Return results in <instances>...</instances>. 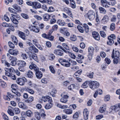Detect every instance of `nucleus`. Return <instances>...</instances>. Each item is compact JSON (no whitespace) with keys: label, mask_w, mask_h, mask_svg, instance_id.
<instances>
[{"label":"nucleus","mask_w":120,"mask_h":120,"mask_svg":"<svg viewBox=\"0 0 120 120\" xmlns=\"http://www.w3.org/2000/svg\"><path fill=\"white\" fill-rule=\"evenodd\" d=\"M26 79L24 78H19L17 79L16 82L17 83L21 86L24 85L25 84V80Z\"/></svg>","instance_id":"6"},{"label":"nucleus","mask_w":120,"mask_h":120,"mask_svg":"<svg viewBox=\"0 0 120 120\" xmlns=\"http://www.w3.org/2000/svg\"><path fill=\"white\" fill-rule=\"evenodd\" d=\"M84 119L87 120L88 118L89 112L87 109H85L83 112Z\"/></svg>","instance_id":"13"},{"label":"nucleus","mask_w":120,"mask_h":120,"mask_svg":"<svg viewBox=\"0 0 120 120\" xmlns=\"http://www.w3.org/2000/svg\"><path fill=\"white\" fill-rule=\"evenodd\" d=\"M62 98L60 100V101L63 103H66L68 101V99L69 96L67 95H63V94H62L61 95Z\"/></svg>","instance_id":"5"},{"label":"nucleus","mask_w":120,"mask_h":120,"mask_svg":"<svg viewBox=\"0 0 120 120\" xmlns=\"http://www.w3.org/2000/svg\"><path fill=\"white\" fill-rule=\"evenodd\" d=\"M17 65L20 67H24L26 65V63L23 60H19L17 61Z\"/></svg>","instance_id":"15"},{"label":"nucleus","mask_w":120,"mask_h":120,"mask_svg":"<svg viewBox=\"0 0 120 120\" xmlns=\"http://www.w3.org/2000/svg\"><path fill=\"white\" fill-rule=\"evenodd\" d=\"M89 82L88 81H87L84 82L82 85V87L83 88H87L88 86V83Z\"/></svg>","instance_id":"32"},{"label":"nucleus","mask_w":120,"mask_h":120,"mask_svg":"<svg viewBox=\"0 0 120 120\" xmlns=\"http://www.w3.org/2000/svg\"><path fill=\"white\" fill-rule=\"evenodd\" d=\"M33 7L35 9L40 8L41 7V4L37 2H33Z\"/></svg>","instance_id":"11"},{"label":"nucleus","mask_w":120,"mask_h":120,"mask_svg":"<svg viewBox=\"0 0 120 120\" xmlns=\"http://www.w3.org/2000/svg\"><path fill=\"white\" fill-rule=\"evenodd\" d=\"M41 116L43 117H45L46 115L44 113L45 111L43 109H41Z\"/></svg>","instance_id":"62"},{"label":"nucleus","mask_w":120,"mask_h":120,"mask_svg":"<svg viewBox=\"0 0 120 120\" xmlns=\"http://www.w3.org/2000/svg\"><path fill=\"white\" fill-rule=\"evenodd\" d=\"M5 75L8 77L10 76L12 74V72L15 71L14 69L12 67L10 68H5Z\"/></svg>","instance_id":"3"},{"label":"nucleus","mask_w":120,"mask_h":120,"mask_svg":"<svg viewBox=\"0 0 120 120\" xmlns=\"http://www.w3.org/2000/svg\"><path fill=\"white\" fill-rule=\"evenodd\" d=\"M18 105L20 108L23 109H26L27 108V107L26 106V105L22 102H19L18 103Z\"/></svg>","instance_id":"21"},{"label":"nucleus","mask_w":120,"mask_h":120,"mask_svg":"<svg viewBox=\"0 0 120 120\" xmlns=\"http://www.w3.org/2000/svg\"><path fill=\"white\" fill-rule=\"evenodd\" d=\"M30 31H33L35 33H38L39 31V28L36 26H30L29 27Z\"/></svg>","instance_id":"7"},{"label":"nucleus","mask_w":120,"mask_h":120,"mask_svg":"<svg viewBox=\"0 0 120 120\" xmlns=\"http://www.w3.org/2000/svg\"><path fill=\"white\" fill-rule=\"evenodd\" d=\"M21 16L24 18L25 19H28L29 18V17L28 15L24 13H22L21 14Z\"/></svg>","instance_id":"49"},{"label":"nucleus","mask_w":120,"mask_h":120,"mask_svg":"<svg viewBox=\"0 0 120 120\" xmlns=\"http://www.w3.org/2000/svg\"><path fill=\"white\" fill-rule=\"evenodd\" d=\"M35 114L36 117L38 120H39L40 119L41 115L38 112H35Z\"/></svg>","instance_id":"45"},{"label":"nucleus","mask_w":120,"mask_h":120,"mask_svg":"<svg viewBox=\"0 0 120 120\" xmlns=\"http://www.w3.org/2000/svg\"><path fill=\"white\" fill-rule=\"evenodd\" d=\"M24 90L32 94H33L34 93V90L30 88L25 87L24 88Z\"/></svg>","instance_id":"22"},{"label":"nucleus","mask_w":120,"mask_h":120,"mask_svg":"<svg viewBox=\"0 0 120 120\" xmlns=\"http://www.w3.org/2000/svg\"><path fill=\"white\" fill-rule=\"evenodd\" d=\"M14 113L16 114H18L20 113V109L18 108L15 107L13 108Z\"/></svg>","instance_id":"31"},{"label":"nucleus","mask_w":120,"mask_h":120,"mask_svg":"<svg viewBox=\"0 0 120 120\" xmlns=\"http://www.w3.org/2000/svg\"><path fill=\"white\" fill-rule=\"evenodd\" d=\"M87 16L90 20H92L94 19L95 17L94 12L92 10H90L87 13Z\"/></svg>","instance_id":"4"},{"label":"nucleus","mask_w":120,"mask_h":120,"mask_svg":"<svg viewBox=\"0 0 120 120\" xmlns=\"http://www.w3.org/2000/svg\"><path fill=\"white\" fill-rule=\"evenodd\" d=\"M55 10V9L53 7H51L49 8L47 11L48 12H52L54 11Z\"/></svg>","instance_id":"57"},{"label":"nucleus","mask_w":120,"mask_h":120,"mask_svg":"<svg viewBox=\"0 0 120 120\" xmlns=\"http://www.w3.org/2000/svg\"><path fill=\"white\" fill-rule=\"evenodd\" d=\"M13 7L17 11H21L20 8L17 4H14L13 6Z\"/></svg>","instance_id":"41"},{"label":"nucleus","mask_w":120,"mask_h":120,"mask_svg":"<svg viewBox=\"0 0 120 120\" xmlns=\"http://www.w3.org/2000/svg\"><path fill=\"white\" fill-rule=\"evenodd\" d=\"M54 53L55 54L60 56H62L63 55V52L60 49H56L54 50Z\"/></svg>","instance_id":"14"},{"label":"nucleus","mask_w":120,"mask_h":120,"mask_svg":"<svg viewBox=\"0 0 120 120\" xmlns=\"http://www.w3.org/2000/svg\"><path fill=\"white\" fill-rule=\"evenodd\" d=\"M70 39L73 41H75L76 40V37L75 35H72L71 36Z\"/></svg>","instance_id":"61"},{"label":"nucleus","mask_w":120,"mask_h":120,"mask_svg":"<svg viewBox=\"0 0 120 120\" xmlns=\"http://www.w3.org/2000/svg\"><path fill=\"white\" fill-rule=\"evenodd\" d=\"M102 93V90L100 89H99L96 91L94 95V98H96L98 94H101Z\"/></svg>","instance_id":"26"},{"label":"nucleus","mask_w":120,"mask_h":120,"mask_svg":"<svg viewBox=\"0 0 120 120\" xmlns=\"http://www.w3.org/2000/svg\"><path fill=\"white\" fill-rule=\"evenodd\" d=\"M52 105L51 103H49L47 104L45 106V108L46 109H48L51 108L52 106Z\"/></svg>","instance_id":"37"},{"label":"nucleus","mask_w":120,"mask_h":120,"mask_svg":"<svg viewBox=\"0 0 120 120\" xmlns=\"http://www.w3.org/2000/svg\"><path fill=\"white\" fill-rule=\"evenodd\" d=\"M109 19V18L108 16L107 15H105L101 20V22L103 24H106L108 22Z\"/></svg>","instance_id":"10"},{"label":"nucleus","mask_w":120,"mask_h":120,"mask_svg":"<svg viewBox=\"0 0 120 120\" xmlns=\"http://www.w3.org/2000/svg\"><path fill=\"white\" fill-rule=\"evenodd\" d=\"M2 25L3 26L5 27H8L11 26V24L10 23L8 24L5 22H3L2 24Z\"/></svg>","instance_id":"54"},{"label":"nucleus","mask_w":120,"mask_h":120,"mask_svg":"<svg viewBox=\"0 0 120 120\" xmlns=\"http://www.w3.org/2000/svg\"><path fill=\"white\" fill-rule=\"evenodd\" d=\"M31 57H32L35 61H36L38 62V60L37 55L35 54L34 55H31Z\"/></svg>","instance_id":"43"},{"label":"nucleus","mask_w":120,"mask_h":120,"mask_svg":"<svg viewBox=\"0 0 120 120\" xmlns=\"http://www.w3.org/2000/svg\"><path fill=\"white\" fill-rule=\"evenodd\" d=\"M34 100V98L32 96L29 97L25 101L28 103H31Z\"/></svg>","instance_id":"35"},{"label":"nucleus","mask_w":120,"mask_h":120,"mask_svg":"<svg viewBox=\"0 0 120 120\" xmlns=\"http://www.w3.org/2000/svg\"><path fill=\"white\" fill-rule=\"evenodd\" d=\"M66 53L68 54L72 58L74 59L76 57L75 56L73 53L71 52L68 51H67Z\"/></svg>","instance_id":"39"},{"label":"nucleus","mask_w":120,"mask_h":120,"mask_svg":"<svg viewBox=\"0 0 120 120\" xmlns=\"http://www.w3.org/2000/svg\"><path fill=\"white\" fill-rule=\"evenodd\" d=\"M111 57L112 59H114L113 62L114 64H117L119 61V58L115 57L114 56V50L113 49L112 54Z\"/></svg>","instance_id":"9"},{"label":"nucleus","mask_w":120,"mask_h":120,"mask_svg":"<svg viewBox=\"0 0 120 120\" xmlns=\"http://www.w3.org/2000/svg\"><path fill=\"white\" fill-rule=\"evenodd\" d=\"M57 23L59 25L62 26L65 25L66 24L63 21L61 20H59L57 21Z\"/></svg>","instance_id":"40"},{"label":"nucleus","mask_w":120,"mask_h":120,"mask_svg":"<svg viewBox=\"0 0 120 120\" xmlns=\"http://www.w3.org/2000/svg\"><path fill=\"white\" fill-rule=\"evenodd\" d=\"M26 114L28 117H31L33 115L32 112L30 110H28L26 112Z\"/></svg>","instance_id":"42"},{"label":"nucleus","mask_w":120,"mask_h":120,"mask_svg":"<svg viewBox=\"0 0 120 120\" xmlns=\"http://www.w3.org/2000/svg\"><path fill=\"white\" fill-rule=\"evenodd\" d=\"M11 18L10 19L11 21L14 24L17 25L18 24L19 22L18 20L14 17V15L11 14Z\"/></svg>","instance_id":"18"},{"label":"nucleus","mask_w":120,"mask_h":120,"mask_svg":"<svg viewBox=\"0 0 120 120\" xmlns=\"http://www.w3.org/2000/svg\"><path fill=\"white\" fill-rule=\"evenodd\" d=\"M120 55L119 52L118 51H116L114 53V56L115 57L119 58Z\"/></svg>","instance_id":"56"},{"label":"nucleus","mask_w":120,"mask_h":120,"mask_svg":"<svg viewBox=\"0 0 120 120\" xmlns=\"http://www.w3.org/2000/svg\"><path fill=\"white\" fill-rule=\"evenodd\" d=\"M0 85L2 87L4 88L7 86V84L5 82L0 79Z\"/></svg>","instance_id":"34"},{"label":"nucleus","mask_w":120,"mask_h":120,"mask_svg":"<svg viewBox=\"0 0 120 120\" xmlns=\"http://www.w3.org/2000/svg\"><path fill=\"white\" fill-rule=\"evenodd\" d=\"M52 33V32H51V33H49V34H48V35H47V38H48L49 40L52 41L53 40L54 37L53 36L50 35V34H51Z\"/></svg>","instance_id":"50"},{"label":"nucleus","mask_w":120,"mask_h":120,"mask_svg":"<svg viewBox=\"0 0 120 120\" xmlns=\"http://www.w3.org/2000/svg\"><path fill=\"white\" fill-rule=\"evenodd\" d=\"M100 34L101 36L104 38H105L106 36V34L103 31H100Z\"/></svg>","instance_id":"58"},{"label":"nucleus","mask_w":120,"mask_h":120,"mask_svg":"<svg viewBox=\"0 0 120 120\" xmlns=\"http://www.w3.org/2000/svg\"><path fill=\"white\" fill-rule=\"evenodd\" d=\"M11 38L12 41L14 42L15 45H17L18 43V40L16 37L14 35H12L11 36Z\"/></svg>","instance_id":"29"},{"label":"nucleus","mask_w":120,"mask_h":120,"mask_svg":"<svg viewBox=\"0 0 120 120\" xmlns=\"http://www.w3.org/2000/svg\"><path fill=\"white\" fill-rule=\"evenodd\" d=\"M3 118L5 120H8L9 118L8 116L4 113H2Z\"/></svg>","instance_id":"51"},{"label":"nucleus","mask_w":120,"mask_h":120,"mask_svg":"<svg viewBox=\"0 0 120 120\" xmlns=\"http://www.w3.org/2000/svg\"><path fill=\"white\" fill-rule=\"evenodd\" d=\"M77 28L80 32L82 33H83L84 32V30L82 27L80 25H78L77 26Z\"/></svg>","instance_id":"47"},{"label":"nucleus","mask_w":120,"mask_h":120,"mask_svg":"<svg viewBox=\"0 0 120 120\" xmlns=\"http://www.w3.org/2000/svg\"><path fill=\"white\" fill-rule=\"evenodd\" d=\"M26 73L27 76L28 77L30 78L33 77V74L32 71H28Z\"/></svg>","instance_id":"33"},{"label":"nucleus","mask_w":120,"mask_h":120,"mask_svg":"<svg viewBox=\"0 0 120 120\" xmlns=\"http://www.w3.org/2000/svg\"><path fill=\"white\" fill-rule=\"evenodd\" d=\"M33 43L36 46H37L38 45V42L37 39H34L32 41Z\"/></svg>","instance_id":"52"},{"label":"nucleus","mask_w":120,"mask_h":120,"mask_svg":"<svg viewBox=\"0 0 120 120\" xmlns=\"http://www.w3.org/2000/svg\"><path fill=\"white\" fill-rule=\"evenodd\" d=\"M115 28L114 23H112L110 26V29L111 30L113 31L114 30Z\"/></svg>","instance_id":"55"},{"label":"nucleus","mask_w":120,"mask_h":120,"mask_svg":"<svg viewBox=\"0 0 120 120\" xmlns=\"http://www.w3.org/2000/svg\"><path fill=\"white\" fill-rule=\"evenodd\" d=\"M50 15L48 14H45L43 15V19L45 21H47L49 19Z\"/></svg>","instance_id":"25"},{"label":"nucleus","mask_w":120,"mask_h":120,"mask_svg":"<svg viewBox=\"0 0 120 120\" xmlns=\"http://www.w3.org/2000/svg\"><path fill=\"white\" fill-rule=\"evenodd\" d=\"M63 111L67 114H70L72 113L73 111L71 109H64Z\"/></svg>","instance_id":"28"},{"label":"nucleus","mask_w":120,"mask_h":120,"mask_svg":"<svg viewBox=\"0 0 120 120\" xmlns=\"http://www.w3.org/2000/svg\"><path fill=\"white\" fill-rule=\"evenodd\" d=\"M21 56L22 57L23 59L24 60L27 59L28 57L27 55L25 53L22 54Z\"/></svg>","instance_id":"63"},{"label":"nucleus","mask_w":120,"mask_h":120,"mask_svg":"<svg viewBox=\"0 0 120 120\" xmlns=\"http://www.w3.org/2000/svg\"><path fill=\"white\" fill-rule=\"evenodd\" d=\"M19 36L24 40L26 39L25 34L21 31H19L18 33Z\"/></svg>","instance_id":"20"},{"label":"nucleus","mask_w":120,"mask_h":120,"mask_svg":"<svg viewBox=\"0 0 120 120\" xmlns=\"http://www.w3.org/2000/svg\"><path fill=\"white\" fill-rule=\"evenodd\" d=\"M43 101L44 102H48L49 103H51L52 101L51 98L49 96L44 97L43 99Z\"/></svg>","instance_id":"17"},{"label":"nucleus","mask_w":120,"mask_h":120,"mask_svg":"<svg viewBox=\"0 0 120 120\" xmlns=\"http://www.w3.org/2000/svg\"><path fill=\"white\" fill-rule=\"evenodd\" d=\"M83 27L85 28V31L86 33H87L89 30V27L86 24H84Z\"/></svg>","instance_id":"44"},{"label":"nucleus","mask_w":120,"mask_h":120,"mask_svg":"<svg viewBox=\"0 0 120 120\" xmlns=\"http://www.w3.org/2000/svg\"><path fill=\"white\" fill-rule=\"evenodd\" d=\"M36 75L38 79L41 78L42 76V73L39 71L36 72Z\"/></svg>","instance_id":"30"},{"label":"nucleus","mask_w":120,"mask_h":120,"mask_svg":"<svg viewBox=\"0 0 120 120\" xmlns=\"http://www.w3.org/2000/svg\"><path fill=\"white\" fill-rule=\"evenodd\" d=\"M71 64L68 60L65 59L64 62L63 63L62 65L66 67H69L70 65Z\"/></svg>","instance_id":"27"},{"label":"nucleus","mask_w":120,"mask_h":120,"mask_svg":"<svg viewBox=\"0 0 120 120\" xmlns=\"http://www.w3.org/2000/svg\"><path fill=\"white\" fill-rule=\"evenodd\" d=\"M99 10L100 11V13H102L104 14H105L106 13V11L105 9L101 7H99Z\"/></svg>","instance_id":"38"},{"label":"nucleus","mask_w":120,"mask_h":120,"mask_svg":"<svg viewBox=\"0 0 120 120\" xmlns=\"http://www.w3.org/2000/svg\"><path fill=\"white\" fill-rule=\"evenodd\" d=\"M63 48L67 50H69V48L68 46L65 43H63L62 45Z\"/></svg>","instance_id":"53"},{"label":"nucleus","mask_w":120,"mask_h":120,"mask_svg":"<svg viewBox=\"0 0 120 120\" xmlns=\"http://www.w3.org/2000/svg\"><path fill=\"white\" fill-rule=\"evenodd\" d=\"M49 68L51 72L53 73L54 74L55 73V70L52 66H50L49 67Z\"/></svg>","instance_id":"59"},{"label":"nucleus","mask_w":120,"mask_h":120,"mask_svg":"<svg viewBox=\"0 0 120 120\" xmlns=\"http://www.w3.org/2000/svg\"><path fill=\"white\" fill-rule=\"evenodd\" d=\"M9 11L11 12L12 13L14 14H16V12L15 10L14 9L11 8H8Z\"/></svg>","instance_id":"64"},{"label":"nucleus","mask_w":120,"mask_h":120,"mask_svg":"<svg viewBox=\"0 0 120 120\" xmlns=\"http://www.w3.org/2000/svg\"><path fill=\"white\" fill-rule=\"evenodd\" d=\"M8 112L10 116H13L14 115V113L13 112V108L12 109H8Z\"/></svg>","instance_id":"36"},{"label":"nucleus","mask_w":120,"mask_h":120,"mask_svg":"<svg viewBox=\"0 0 120 120\" xmlns=\"http://www.w3.org/2000/svg\"><path fill=\"white\" fill-rule=\"evenodd\" d=\"M106 106L105 105H103L100 108L99 110L100 112L102 113L105 111L106 110Z\"/></svg>","instance_id":"24"},{"label":"nucleus","mask_w":120,"mask_h":120,"mask_svg":"<svg viewBox=\"0 0 120 120\" xmlns=\"http://www.w3.org/2000/svg\"><path fill=\"white\" fill-rule=\"evenodd\" d=\"M88 50L89 55L92 56L93 55L94 48L92 46H90L89 47Z\"/></svg>","instance_id":"23"},{"label":"nucleus","mask_w":120,"mask_h":120,"mask_svg":"<svg viewBox=\"0 0 120 120\" xmlns=\"http://www.w3.org/2000/svg\"><path fill=\"white\" fill-rule=\"evenodd\" d=\"M94 73L93 72H90L87 75V76L91 79L93 78Z\"/></svg>","instance_id":"48"},{"label":"nucleus","mask_w":120,"mask_h":120,"mask_svg":"<svg viewBox=\"0 0 120 120\" xmlns=\"http://www.w3.org/2000/svg\"><path fill=\"white\" fill-rule=\"evenodd\" d=\"M120 109V103L118 104L115 105L113 107L112 109L113 110H114L115 112H117L119 111Z\"/></svg>","instance_id":"19"},{"label":"nucleus","mask_w":120,"mask_h":120,"mask_svg":"<svg viewBox=\"0 0 120 120\" xmlns=\"http://www.w3.org/2000/svg\"><path fill=\"white\" fill-rule=\"evenodd\" d=\"M9 53L11 55H12L14 56H16L17 55L18 53V50H13L12 49H10L8 51Z\"/></svg>","instance_id":"16"},{"label":"nucleus","mask_w":120,"mask_h":120,"mask_svg":"<svg viewBox=\"0 0 120 120\" xmlns=\"http://www.w3.org/2000/svg\"><path fill=\"white\" fill-rule=\"evenodd\" d=\"M93 37L96 40H100V36L98 33L96 32H93L92 33Z\"/></svg>","instance_id":"12"},{"label":"nucleus","mask_w":120,"mask_h":120,"mask_svg":"<svg viewBox=\"0 0 120 120\" xmlns=\"http://www.w3.org/2000/svg\"><path fill=\"white\" fill-rule=\"evenodd\" d=\"M79 116V114L77 112H76L73 115L72 117L74 119H77Z\"/></svg>","instance_id":"46"},{"label":"nucleus","mask_w":120,"mask_h":120,"mask_svg":"<svg viewBox=\"0 0 120 120\" xmlns=\"http://www.w3.org/2000/svg\"><path fill=\"white\" fill-rule=\"evenodd\" d=\"M116 38V36L114 34L109 36L108 38V41L107 42V44L110 45H112L114 42V40Z\"/></svg>","instance_id":"1"},{"label":"nucleus","mask_w":120,"mask_h":120,"mask_svg":"<svg viewBox=\"0 0 120 120\" xmlns=\"http://www.w3.org/2000/svg\"><path fill=\"white\" fill-rule=\"evenodd\" d=\"M99 85V83L96 81H92L90 83V87L92 89L97 88Z\"/></svg>","instance_id":"2"},{"label":"nucleus","mask_w":120,"mask_h":120,"mask_svg":"<svg viewBox=\"0 0 120 120\" xmlns=\"http://www.w3.org/2000/svg\"><path fill=\"white\" fill-rule=\"evenodd\" d=\"M8 44L10 47L12 49L14 48V44L11 42L9 41L8 42Z\"/></svg>","instance_id":"60"},{"label":"nucleus","mask_w":120,"mask_h":120,"mask_svg":"<svg viewBox=\"0 0 120 120\" xmlns=\"http://www.w3.org/2000/svg\"><path fill=\"white\" fill-rule=\"evenodd\" d=\"M101 3L102 6L106 8H109L111 4L107 1L105 0H101Z\"/></svg>","instance_id":"8"}]
</instances>
